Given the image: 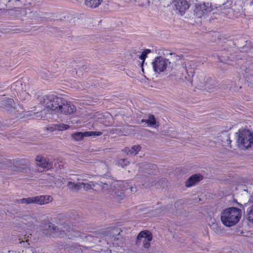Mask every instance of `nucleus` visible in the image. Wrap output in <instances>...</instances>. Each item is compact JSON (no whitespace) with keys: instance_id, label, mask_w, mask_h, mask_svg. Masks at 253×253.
<instances>
[{"instance_id":"2eb2a0df","label":"nucleus","mask_w":253,"mask_h":253,"mask_svg":"<svg viewBox=\"0 0 253 253\" xmlns=\"http://www.w3.org/2000/svg\"><path fill=\"white\" fill-rule=\"evenodd\" d=\"M141 147L140 145H134L130 148L126 147L124 149V152L127 155H136L140 151Z\"/></svg>"},{"instance_id":"bb28decb","label":"nucleus","mask_w":253,"mask_h":253,"mask_svg":"<svg viewBox=\"0 0 253 253\" xmlns=\"http://www.w3.org/2000/svg\"><path fill=\"white\" fill-rule=\"evenodd\" d=\"M56 125H52L47 127V130L49 132H53L57 130Z\"/></svg>"},{"instance_id":"0eeeda50","label":"nucleus","mask_w":253,"mask_h":253,"mask_svg":"<svg viewBox=\"0 0 253 253\" xmlns=\"http://www.w3.org/2000/svg\"><path fill=\"white\" fill-rule=\"evenodd\" d=\"M152 239V235L148 231H141L139 233L137 238V244L142 243L145 249H148L150 246V242Z\"/></svg>"},{"instance_id":"9b49d317","label":"nucleus","mask_w":253,"mask_h":253,"mask_svg":"<svg viewBox=\"0 0 253 253\" xmlns=\"http://www.w3.org/2000/svg\"><path fill=\"white\" fill-rule=\"evenodd\" d=\"M73 175L67 179H65L63 177H62L61 176H56L55 177L53 176H49L47 180L49 182H53L54 184L56 185L57 187H60L63 184H64L66 183H68L69 181H72L70 179L71 177H72Z\"/></svg>"},{"instance_id":"1a4fd4ad","label":"nucleus","mask_w":253,"mask_h":253,"mask_svg":"<svg viewBox=\"0 0 253 253\" xmlns=\"http://www.w3.org/2000/svg\"><path fill=\"white\" fill-rule=\"evenodd\" d=\"M211 4L209 2H203L197 4L195 12L199 17H201L212 10Z\"/></svg>"},{"instance_id":"473e14b6","label":"nucleus","mask_w":253,"mask_h":253,"mask_svg":"<svg viewBox=\"0 0 253 253\" xmlns=\"http://www.w3.org/2000/svg\"><path fill=\"white\" fill-rule=\"evenodd\" d=\"M74 251V249H73L71 250V251L73 252Z\"/></svg>"},{"instance_id":"f257e3e1","label":"nucleus","mask_w":253,"mask_h":253,"mask_svg":"<svg viewBox=\"0 0 253 253\" xmlns=\"http://www.w3.org/2000/svg\"><path fill=\"white\" fill-rule=\"evenodd\" d=\"M86 175H73L70 178L72 181H69L68 187L72 190H78L82 188L85 190H89L96 187L101 188L103 190H107L109 194L118 200L122 199L126 195L136 191V188H133L131 184L126 181L109 180L107 182L101 181L99 183H94L93 182H86Z\"/></svg>"},{"instance_id":"7ed1b4c3","label":"nucleus","mask_w":253,"mask_h":253,"mask_svg":"<svg viewBox=\"0 0 253 253\" xmlns=\"http://www.w3.org/2000/svg\"><path fill=\"white\" fill-rule=\"evenodd\" d=\"M242 216V211L236 207H230L223 210L220 213L222 223L228 227L236 225Z\"/></svg>"},{"instance_id":"ddd939ff","label":"nucleus","mask_w":253,"mask_h":253,"mask_svg":"<svg viewBox=\"0 0 253 253\" xmlns=\"http://www.w3.org/2000/svg\"><path fill=\"white\" fill-rule=\"evenodd\" d=\"M203 178V176L200 174H196L189 178L186 181L185 185L186 187H191L201 180Z\"/></svg>"},{"instance_id":"20e7f679","label":"nucleus","mask_w":253,"mask_h":253,"mask_svg":"<svg viewBox=\"0 0 253 253\" xmlns=\"http://www.w3.org/2000/svg\"><path fill=\"white\" fill-rule=\"evenodd\" d=\"M237 134V142L239 148L245 149L253 145V133L250 130L240 129Z\"/></svg>"},{"instance_id":"cd10ccee","label":"nucleus","mask_w":253,"mask_h":253,"mask_svg":"<svg viewBox=\"0 0 253 253\" xmlns=\"http://www.w3.org/2000/svg\"><path fill=\"white\" fill-rule=\"evenodd\" d=\"M31 251H32V253H42V252L40 251V248H37L34 250H31Z\"/></svg>"},{"instance_id":"c85d7f7f","label":"nucleus","mask_w":253,"mask_h":253,"mask_svg":"<svg viewBox=\"0 0 253 253\" xmlns=\"http://www.w3.org/2000/svg\"><path fill=\"white\" fill-rule=\"evenodd\" d=\"M247 2L250 5H252L253 4V0H247Z\"/></svg>"},{"instance_id":"a878e982","label":"nucleus","mask_w":253,"mask_h":253,"mask_svg":"<svg viewBox=\"0 0 253 253\" xmlns=\"http://www.w3.org/2000/svg\"><path fill=\"white\" fill-rule=\"evenodd\" d=\"M100 117H98V121L105 125H107L106 122L103 119L102 117H107L110 116V114L106 113L105 115H102V114H99Z\"/></svg>"},{"instance_id":"a211bd4d","label":"nucleus","mask_w":253,"mask_h":253,"mask_svg":"<svg viewBox=\"0 0 253 253\" xmlns=\"http://www.w3.org/2000/svg\"><path fill=\"white\" fill-rule=\"evenodd\" d=\"M84 132H76L72 134V138L77 141H81L85 137Z\"/></svg>"},{"instance_id":"423d86ee","label":"nucleus","mask_w":253,"mask_h":253,"mask_svg":"<svg viewBox=\"0 0 253 253\" xmlns=\"http://www.w3.org/2000/svg\"><path fill=\"white\" fill-rule=\"evenodd\" d=\"M65 230L52 224L48 223L43 227V233L47 236L52 237H64L67 233Z\"/></svg>"},{"instance_id":"4468645a","label":"nucleus","mask_w":253,"mask_h":253,"mask_svg":"<svg viewBox=\"0 0 253 253\" xmlns=\"http://www.w3.org/2000/svg\"><path fill=\"white\" fill-rule=\"evenodd\" d=\"M142 123H146L147 126L153 128H156L158 126L156 125V121L154 116L152 115H149L147 119H143L141 120Z\"/></svg>"},{"instance_id":"c756f323","label":"nucleus","mask_w":253,"mask_h":253,"mask_svg":"<svg viewBox=\"0 0 253 253\" xmlns=\"http://www.w3.org/2000/svg\"><path fill=\"white\" fill-rule=\"evenodd\" d=\"M23 243L24 244H25H25H28V245H30V244L29 243V240H26V242H25L24 241H23Z\"/></svg>"},{"instance_id":"6ab92c4d","label":"nucleus","mask_w":253,"mask_h":253,"mask_svg":"<svg viewBox=\"0 0 253 253\" xmlns=\"http://www.w3.org/2000/svg\"><path fill=\"white\" fill-rule=\"evenodd\" d=\"M14 103L13 100L10 98H7L2 101L1 107L5 108H9L12 107V105Z\"/></svg>"},{"instance_id":"6e6552de","label":"nucleus","mask_w":253,"mask_h":253,"mask_svg":"<svg viewBox=\"0 0 253 253\" xmlns=\"http://www.w3.org/2000/svg\"><path fill=\"white\" fill-rule=\"evenodd\" d=\"M169 63L168 59L162 57H157L152 63V65L154 71L160 73L164 71Z\"/></svg>"},{"instance_id":"aec40b11","label":"nucleus","mask_w":253,"mask_h":253,"mask_svg":"<svg viewBox=\"0 0 253 253\" xmlns=\"http://www.w3.org/2000/svg\"><path fill=\"white\" fill-rule=\"evenodd\" d=\"M102 132L99 131H89L84 132L85 137H95L102 135Z\"/></svg>"},{"instance_id":"412c9836","label":"nucleus","mask_w":253,"mask_h":253,"mask_svg":"<svg viewBox=\"0 0 253 253\" xmlns=\"http://www.w3.org/2000/svg\"><path fill=\"white\" fill-rule=\"evenodd\" d=\"M247 219L250 222L253 223V205L248 209Z\"/></svg>"},{"instance_id":"393cba45","label":"nucleus","mask_w":253,"mask_h":253,"mask_svg":"<svg viewBox=\"0 0 253 253\" xmlns=\"http://www.w3.org/2000/svg\"><path fill=\"white\" fill-rule=\"evenodd\" d=\"M129 163V162L126 159H121L118 162V165L122 167H124L127 166Z\"/></svg>"},{"instance_id":"9d476101","label":"nucleus","mask_w":253,"mask_h":253,"mask_svg":"<svg viewBox=\"0 0 253 253\" xmlns=\"http://www.w3.org/2000/svg\"><path fill=\"white\" fill-rule=\"evenodd\" d=\"M36 161L37 166L39 168L38 169L39 171H42V170L41 169H48L52 167V165L49 162V160L41 156H38L36 157Z\"/></svg>"},{"instance_id":"f8f14e48","label":"nucleus","mask_w":253,"mask_h":253,"mask_svg":"<svg viewBox=\"0 0 253 253\" xmlns=\"http://www.w3.org/2000/svg\"><path fill=\"white\" fill-rule=\"evenodd\" d=\"M176 9L182 14L189 7V4L186 0H173Z\"/></svg>"},{"instance_id":"4be33fe9","label":"nucleus","mask_w":253,"mask_h":253,"mask_svg":"<svg viewBox=\"0 0 253 253\" xmlns=\"http://www.w3.org/2000/svg\"><path fill=\"white\" fill-rule=\"evenodd\" d=\"M56 129L58 131H63L65 130L68 129L70 128V126L66 124H56Z\"/></svg>"},{"instance_id":"f03ea898","label":"nucleus","mask_w":253,"mask_h":253,"mask_svg":"<svg viewBox=\"0 0 253 253\" xmlns=\"http://www.w3.org/2000/svg\"><path fill=\"white\" fill-rule=\"evenodd\" d=\"M45 107L56 113L71 114L76 111V107L70 102L58 97L50 96L44 99Z\"/></svg>"},{"instance_id":"b1692460","label":"nucleus","mask_w":253,"mask_h":253,"mask_svg":"<svg viewBox=\"0 0 253 253\" xmlns=\"http://www.w3.org/2000/svg\"><path fill=\"white\" fill-rule=\"evenodd\" d=\"M19 97L22 100H26L30 98V94L27 92L26 91H23L21 93H20Z\"/></svg>"},{"instance_id":"f3484780","label":"nucleus","mask_w":253,"mask_h":253,"mask_svg":"<svg viewBox=\"0 0 253 253\" xmlns=\"http://www.w3.org/2000/svg\"><path fill=\"white\" fill-rule=\"evenodd\" d=\"M102 0H85L86 5L91 8L97 7L102 2Z\"/></svg>"},{"instance_id":"2f4dec72","label":"nucleus","mask_w":253,"mask_h":253,"mask_svg":"<svg viewBox=\"0 0 253 253\" xmlns=\"http://www.w3.org/2000/svg\"><path fill=\"white\" fill-rule=\"evenodd\" d=\"M230 11H232V9H229V12H230Z\"/></svg>"},{"instance_id":"5701e85b","label":"nucleus","mask_w":253,"mask_h":253,"mask_svg":"<svg viewBox=\"0 0 253 253\" xmlns=\"http://www.w3.org/2000/svg\"><path fill=\"white\" fill-rule=\"evenodd\" d=\"M151 52V50L149 49H145L142 53V54L139 56V58L142 60L143 62L144 61L147 55Z\"/></svg>"},{"instance_id":"39448f33","label":"nucleus","mask_w":253,"mask_h":253,"mask_svg":"<svg viewBox=\"0 0 253 253\" xmlns=\"http://www.w3.org/2000/svg\"><path fill=\"white\" fill-rule=\"evenodd\" d=\"M53 198L50 196L42 195L21 199L18 201V202L21 204H37L42 205L51 202Z\"/></svg>"},{"instance_id":"dca6fc26","label":"nucleus","mask_w":253,"mask_h":253,"mask_svg":"<svg viewBox=\"0 0 253 253\" xmlns=\"http://www.w3.org/2000/svg\"><path fill=\"white\" fill-rule=\"evenodd\" d=\"M21 222L30 226L35 222V219L30 215H25L22 217Z\"/></svg>"},{"instance_id":"7c9ffc66","label":"nucleus","mask_w":253,"mask_h":253,"mask_svg":"<svg viewBox=\"0 0 253 253\" xmlns=\"http://www.w3.org/2000/svg\"><path fill=\"white\" fill-rule=\"evenodd\" d=\"M16 84H21L20 82H17Z\"/></svg>"}]
</instances>
